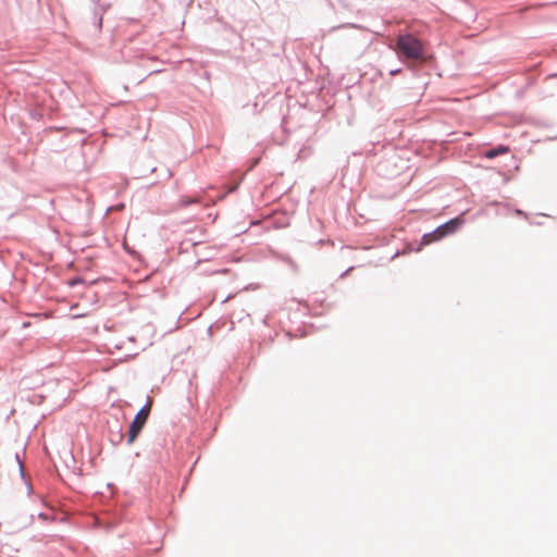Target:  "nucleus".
<instances>
[{
	"label": "nucleus",
	"mask_w": 557,
	"mask_h": 557,
	"mask_svg": "<svg viewBox=\"0 0 557 557\" xmlns=\"http://www.w3.org/2000/svg\"><path fill=\"white\" fill-rule=\"evenodd\" d=\"M199 201H200V199L198 197H183L180 199L178 206L184 208L190 203H197Z\"/></svg>",
	"instance_id": "obj_5"
},
{
	"label": "nucleus",
	"mask_w": 557,
	"mask_h": 557,
	"mask_svg": "<svg viewBox=\"0 0 557 557\" xmlns=\"http://www.w3.org/2000/svg\"><path fill=\"white\" fill-rule=\"evenodd\" d=\"M460 225L459 219H453L449 222L438 226L431 233H426L422 236V245H430L433 242L440 240L448 234L454 233L457 227Z\"/></svg>",
	"instance_id": "obj_2"
},
{
	"label": "nucleus",
	"mask_w": 557,
	"mask_h": 557,
	"mask_svg": "<svg viewBox=\"0 0 557 557\" xmlns=\"http://www.w3.org/2000/svg\"><path fill=\"white\" fill-rule=\"evenodd\" d=\"M396 51L410 60H422L424 47L421 40L410 34L399 35L396 41Z\"/></svg>",
	"instance_id": "obj_1"
},
{
	"label": "nucleus",
	"mask_w": 557,
	"mask_h": 557,
	"mask_svg": "<svg viewBox=\"0 0 557 557\" xmlns=\"http://www.w3.org/2000/svg\"><path fill=\"white\" fill-rule=\"evenodd\" d=\"M152 401L149 400L135 416L128 430V443H133L143 430L151 409Z\"/></svg>",
	"instance_id": "obj_3"
},
{
	"label": "nucleus",
	"mask_w": 557,
	"mask_h": 557,
	"mask_svg": "<svg viewBox=\"0 0 557 557\" xmlns=\"http://www.w3.org/2000/svg\"><path fill=\"white\" fill-rule=\"evenodd\" d=\"M508 152V147L506 146H498L497 148H494V149H490L487 151L484 152V156L488 159H493L497 156H500V154H504Z\"/></svg>",
	"instance_id": "obj_4"
}]
</instances>
